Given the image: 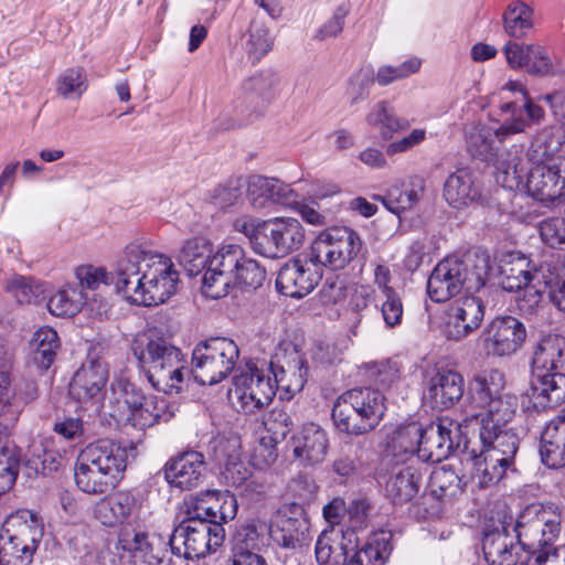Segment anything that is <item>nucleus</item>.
Returning <instances> with one entry per match:
<instances>
[{
	"label": "nucleus",
	"mask_w": 565,
	"mask_h": 565,
	"mask_svg": "<svg viewBox=\"0 0 565 565\" xmlns=\"http://www.w3.org/2000/svg\"><path fill=\"white\" fill-rule=\"evenodd\" d=\"M179 282V273L170 257L130 244L118 263L115 289L131 305L151 307L170 299Z\"/></svg>",
	"instance_id": "obj_1"
},
{
	"label": "nucleus",
	"mask_w": 565,
	"mask_h": 565,
	"mask_svg": "<svg viewBox=\"0 0 565 565\" xmlns=\"http://www.w3.org/2000/svg\"><path fill=\"white\" fill-rule=\"evenodd\" d=\"M184 513L204 518L213 524L226 523L236 516L238 504L228 490H205L186 498L183 502Z\"/></svg>",
	"instance_id": "obj_23"
},
{
	"label": "nucleus",
	"mask_w": 565,
	"mask_h": 565,
	"mask_svg": "<svg viewBox=\"0 0 565 565\" xmlns=\"http://www.w3.org/2000/svg\"><path fill=\"white\" fill-rule=\"evenodd\" d=\"M542 242L552 248L565 249V218L547 217L539 225Z\"/></svg>",
	"instance_id": "obj_60"
},
{
	"label": "nucleus",
	"mask_w": 565,
	"mask_h": 565,
	"mask_svg": "<svg viewBox=\"0 0 565 565\" xmlns=\"http://www.w3.org/2000/svg\"><path fill=\"white\" fill-rule=\"evenodd\" d=\"M319 265L308 258L295 257L285 263L277 275V290L290 298H302L310 294L321 279Z\"/></svg>",
	"instance_id": "obj_26"
},
{
	"label": "nucleus",
	"mask_w": 565,
	"mask_h": 565,
	"mask_svg": "<svg viewBox=\"0 0 565 565\" xmlns=\"http://www.w3.org/2000/svg\"><path fill=\"white\" fill-rule=\"evenodd\" d=\"M108 365L102 360H90L74 374L70 392L84 408L98 411L106 395Z\"/></svg>",
	"instance_id": "obj_22"
},
{
	"label": "nucleus",
	"mask_w": 565,
	"mask_h": 565,
	"mask_svg": "<svg viewBox=\"0 0 565 565\" xmlns=\"http://www.w3.org/2000/svg\"><path fill=\"white\" fill-rule=\"evenodd\" d=\"M29 347L33 363L42 370H47L60 348L57 332L51 327H41L33 333Z\"/></svg>",
	"instance_id": "obj_46"
},
{
	"label": "nucleus",
	"mask_w": 565,
	"mask_h": 565,
	"mask_svg": "<svg viewBox=\"0 0 565 565\" xmlns=\"http://www.w3.org/2000/svg\"><path fill=\"white\" fill-rule=\"evenodd\" d=\"M20 470V456L11 443L0 448V494L8 492L14 484Z\"/></svg>",
	"instance_id": "obj_54"
},
{
	"label": "nucleus",
	"mask_w": 565,
	"mask_h": 565,
	"mask_svg": "<svg viewBox=\"0 0 565 565\" xmlns=\"http://www.w3.org/2000/svg\"><path fill=\"white\" fill-rule=\"evenodd\" d=\"M384 300L381 303V313L387 328L401 324L403 318V302L395 289H387L382 294Z\"/></svg>",
	"instance_id": "obj_62"
},
{
	"label": "nucleus",
	"mask_w": 565,
	"mask_h": 565,
	"mask_svg": "<svg viewBox=\"0 0 565 565\" xmlns=\"http://www.w3.org/2000/svg\"><path fill=\"white\" fill-rule=\"evenodd\" d=\"M366 376L374 385L381 388H390L401 380V363L395 360L369 363L366 365Z\"/></svg>",
	"instance_id": "obj_56"
},
{
	"label": "nucleus",
	"mask_w": 565,
	"mask_h": 565,
	"mask_svg": "<svg viewBox=\"0 0 565 565\" xmlns=\"http://www.w3.org/2000/svg\"><path fill=\"white\" fill-rule=\"evenodd\" d=\"M267 220H262L249 214L237 216L232 225L235 232L243 234L249 242L253 250L262 255V245L266 235Z\"/></svg>",
	"instance_id": "obj_53"
},
{
	"label": "nucleus",
	"mask_w": 565,
	"mask_h": 565,
	"mask_svg": "<svg viewBox=\"0 0 565 565\" xmlns=\"http://www.w3.org/2000/svg\"><path fill=\"white\" fill-rule=\"evenodd\" d=\"M8 291L19 303H31L44 294L43 284L20 275L12 276L7 282Z\"/></svg>",
	"instance_id": "obj_58"
},
{
	"label": "nucleus",
	"mask_w": 565,
	"mask_h": 565,
	"mask_svg": "<svg viewBox=\"0 0 565 565\" xmlns=\"http://www.w3.org/2000/svg\"><path fill=\"white\" fill-rule=\"evenodd\" d=\"M525 338V327L511 316L493 319L482 332L486 353L493 356H504L516 352Z\"/></svg>",
	"instance_id": "obj_28"
},
{
	"label": "nucleus",
	"mask_w": 565,
	"mask_h": 565,
	"mask_svg": "<svg viewBox=\"0 0 565 565\" xmlns=\"http://www.w3.org/2000/svg\"><path fill=\"white\" fill-rule=\"evenodd\" d=\"M246 200L255 211H273L295 202V189L277 178L250 175L246 180Z\"/></svg>",
	"instance_id": "obj_25"
},
{
	"label": "nucleus",
	"mask_w": 565,
	"mask_h": 565,
	"mask_svg": "<svg viewBox=\"0 0 565 565\" xmlns=\"http://www.w3.org/2000/svg\"><path fill=\"white\" fill-rule=\"evenodd\" d=\"M205 469L204 456L191 450L169 459L163 472L166 481L172 488L191 490L203 481Z\"/></svg>",
	"instance_id": "obj_33"
},
{
	"label": "nucleus",
	"mask_w": 565,
	"mask_h": 565,
	"mask_svg": "<svg viewBox=\"0 0 565 565\" xmlns=\"http://www.w3.org/2000/svg\"><path fill=\"white\" fill-rule=\"evenodd\" d=\"M551 162H529L524 181L518 189L526 188L530 195L542 202H554L564 195L565 173L559 161L553 164Z\"/></svg>",
	"instance_id": "obj_24"
},
{
	"label": "nucleus",
	"mask_w": 565,
	"mask_h": 565,
	"mask_svg": "<svg viewBox=\"0 0 565 565\" xmlns=\"http://www.w3.org/2000/svg\"><path fill=\"white\" fill-rule=\"evenodd\" d=\"M287 209L295 211L303 222L312 226H323L328 223L327 215L319 211L318 203L310 199L299 200V195L295 190V202L288 205Z\"/></svg>",
	"instance_id": "obj_61"
},
{
	"label": "nucleus",
	"mask_w": 565,
	"mask_h": 565,
	"mask_svg": "<svg viewBox=\"0 0 565 565\" xmlns=\"http://www.w3.org/2000/svg\"><path fill=\"white\" fill-rule=\"evenodd\" d=\"M116 550L127 552L135 559V563L138 561L145 562L151 552L149 535L141 527L134 526L132 523H126L119 530Z\"/></svg>",
	"instance_id": "obj_48"
},
{
	"label": "nucleus",
	"mask_w": 565,
	"mask_h": 565,
	"mask_svg": "<svg viewBox=\"0 0 565 565\" xmlns=\"http://www.w3.org/2000/svg\"><path fill=\"white\" fill-rule=\"evenodd\" d=\"M463 392V376L454 369L441 366L426 379L423 399L433 409L445 411L456 405Z\"/></svg>",
	"instance_id": "obj_27"
},
{
	"label": "nucleus",
	"mask_w": 565,
	"mask_h": 565,
	"mask_svg": "<svg viewBox=\"0 0 565 565\" xmlns=\"http://www.w3.org/2000/svg\"><path fill=\"white\" fill-rule=\"evenodd\" d=\"M565 146V129L557 125H547L537 130L531 139L526 152L522 146L514 145L504 151L497 161V182L505 189L518 190L523 183L529 162L553 161Z\"/></svg>",
	"instance_id": "obj_7"
},
{
	"label": "nucleus",
	"mask_w": 565,
	"mask_h": 565,
	"mask_svg": "<svg viewBox=\"0 0 565 565\" xmlns=\"http://www.w3.org/2000/svg\"><path fill=\"white\" fill-rule=\"evenodd\" d=\"M482 548L489 565L516 564L515 545L505 529L486 534Z\"/></svg>",
	"instance_id": "obj_44"
},
{
	"label": "nucleus",
	"mask_w": 565,
	"mask_h": 565,
	"mask_svg": "<svg viewBox=\"0 0 565 565\" xmlns=\"http://www.w3.org/2000/svg\"><path fill=\"white\" fill-rule=\"evenodd\" d=\"M425 192V181L420 177H412L404 186L394 185L382 199L391 212L399 214L415 206Z\"/></svg>",
	"instance_id": "obj_45"
},
{
	"label": "nucleus",
	"mask_w": 565,
	"mask_h": 565,
	"mask_svg": "<svg viewBox=\"0 0 565 565\" xmlns=\"http://www.w3.org/2000/svg\"><path fill=\"white\" fill-rule=\"evenodd\" d=\"M109 403L114 407V417L126 420L135 428L145 429L160 420L167 422L172 414L168 402L154 395L145 396L126 377L118 376L110 384Z\"/></svg>",
	"instance_id": "obj_11"
},
{
	"label": "nucleus",
	"mask_w": 565,
	"mask_h": 565,
	"mask_svg": "<svg viewBox=\"0 0 565 565\" xmlns=\"http://www.w3.org/2000/svg\"><path fill=\"white\" fill-rule=\"evenodd\" d=\"M43 535V521L34 511L9 514L0 526V565H30Z\"/></svg>",
	"instance_id": "obj_9"
},
{
	"label": "nucleus",
	"mask_w": 565,
	"mask_h": 565,
	"mask_svg": "<svg viewBox=\"0 0 565 565\" xmlns=\"http://www.w3.org/2000/svg\"><path fill=\"white\" fill-rule=\"evenodd\" d=\"M540 455L548 468L565 466V416L558 415L550 420L542 434Z\"/></svg>",
	"instance_id": "obj_38"
},
{
	"label": "nucleus",
	"mask_w": 565,
	"mask_h": 565,
	"mask_svg": "<svg viewBox=\"0 0 565 565\" xmlns=\"http://www.w3.org/2000/svg\"><path fill=\"white\" fill-rule=\"evenodd\" d=\"M279 77L270 70H263L245 78L241 85L239 104L236 111L238 124H248L262 118L278 96Z\"/></svg>",
	"instance_id": "obj_20"
},
{
	"label": "nucleus",
	"mask_w": 565,
	"mask_h": 565,
	"mask_svg": "<svg viewBox=\"0 0 565 565\" xmlns=\"http://www.w3.org/2000/svg\"><path fill=\"white\" fill-rule=\"evenodd\" d=\"M530 398L536 409L555 407L565 402V374L533 372Z\"/></svg>",
	"instance_id": "obj_36"
},
{
	"label": "nucleus",
	"mask_w": 565,
	"mask_h": 565,
	"mask_svg": "<svg viewBox=\"0 0 565 565\" xmlns=\"http://www.w3.org/2000/svg\"><path fill=\"white\" fill-rule=\"evenodd\" d=\"M268 531L277 545L287 550H296L306 541L308 525L305 519L290 516L286 511L278 510Z\"/></svg>",
	"instance_id": "obj_39"
},
{
	"label": "nucleus",
	"mask_w": 565,
	"mask_h": 565,
	"mask_svg": "<svg viewBox=\"0 0 565 565\" xmlns=\"http://www.w3.org/2000/svg\"><path fill=\"white\" fill-rule=\"evenodd\" d=\"M127 463L126 447L108 439L92 443L75 461V484L84 493L105 494L122 481Z\"/></svg>",
	"instance_id": "obj_4"
},
{
	"label": "nucleus",
	"mask_w": 565,
	"mask_h": 565,
	"mask_svg": "<svg viewBox=\"0 0 565 565\" xmlns=\"http://www.w3.org/2000/svg\"><path fill=\"white\" fill-rule=\"evenodd\" d=\"M225 537L221 524L207 522L204 518L185 514L170 536V547L174 555L186 559L204 557L221 546Z\"/></svg>",
	"instance_id": "obj_16"
},
{
	"label": "nucleus",
	"mask_w": 565,
	"mask_h": 565,
	"mask_svg": "<svg viewBox=\"0 0 565 565\" xmlns=\"http://www.w3.org/2000/svg\"><path fill=\"white\" fill-rule=\"evenodd\" d=\"M87 302V297L74 284H65L47 301V309L55 317H74Z\"/></svg>",
	"instance_id": "obj_47"
},
{
	"label": "nucleus",
	"mask_w": 565,
	"mask_h": 565,
	"mask_svg": "<svg viewBox=\"0 0 565 565\" xmlns=\"http://www.w3.org/2000/svg\"><path fill=\"white\" fill-rule=\"evenodd\" d=\"M561 514L553 505L531 504L519 515L515 523L516 539L534 537L539 532V548L530 554V565H565L554 546L561 533Z\"/></svg>",
	"instance_id": "obj_12"
},
{
	"label": "nucleus",
	"mask_w": 565,
	"mask_h": 565,
	"mask_svg": "<svg viewBox=\"0 0 565 565\" xmlns=\"http://www.w3.org/2000/svg\"><path fill=\"white\" fill-rule=\"evenodd\" d=\"M301 361L286 360V352L277 350L270 362L249 361L239 369L233 377V388L230 391L233 404L239 412L254 414L268 406L276 390L299 391L303 386Z\"/></svg>",
	"instance_id": "obj_2"
},
{
	"label": "nucleus",
	"mask_w": 565,
	"mask_h": 565,
	"mask_svg": "<svg viewBox=\"0 0 565 565\" xmlns=\"http://www.w3.org/2000/svg\"><path fill=\"white\" fill-rule=\"evenodd\" d=\"M212 299L225 297L234 286L257 289L265 278V269L254 259L246 257L238 245H223V252L212 262Z\"/></svg>",
	"instance_id": "obj_13"
},
{
	"label": "nucleus",
	"mask_w": 565,
	"mask_h": 565,
	"mask_svg": "<svg viewBox=\"0 0 565 565\" xmlns=\"http://www.w3.org/2000/svg\"><path fill=\"white\" fill-rule=\"evenodd\" d=\"M424 472L412 460L411 463L394 467L385 482L386 495L394 503H406L413 500L422 486Z\"/></svg>",
	"instance_id": "obj_37"
},
{
	"label": "nucleus",
	"mask_w": 565,
	"mask_h": 565,
	"mask_svg": "<svg viewBox=\"0 0 565 565\" xmlns=\"http://www.w3.org/2000/svg\"><path fill=\"white\" fill-rule=\"evenodd\" d=\"M365 124L379 131L383 139H391L394 134L405 130L408 121L398 117L387 100L374 103L365 115Z\"/></svg>",
	"instance_id": "obj_42"
},
{
	"label": "nucleus",
	"mask_w": 565,
	"mask_h": 565,
	"mask_svg": "<svg viewBox=\"0 0 565 565\" xmlns=\"http://www.w3.org/2000/svg\"><path fill=\"white\" fill-rule=\"evenodd\" d=\"M232 452L227 456L224 470L222 471V479L227 486L233 488L245 487L244 490H253L254 481L249 480L252 477L250 469L241 460L238 452V444L236 440L230 443Z\"/></svg>",
	"instance_id": "obj_50"
},
{
	"label": "nucleus",
	"mask_w": 565,
	"mask_h": 565,
	"mask_svg": "<svg viewBox=\"0 0 565 565\" xmlns=\"http://www.w3.org/2000/svg\"><path fill=\"white\" fill-rule=\"evenodd\" d=\"M274 45V38L270 30L264 24H253L249 31V39L246 50L254 63L259 62Z\"/></svg>",
	"instance_id": "obj_59"
},
{
	"label": "nucleus",
	"mask_w": 565,
	"mask_h": 565,
	"mask_svg": "<svg viewBox=\"0 0 565 565\" xmlns=\"http://www.w3.org/2000/svg\"><path fill=\"white\" fill-rule=\"evenodd\" d=\"M565 363V338L548 334L537 343L533 360V372H558Z\"/></svg>",
	"instance_id": "obj_41"
},
{
	"label": "nucleus",
	"mask_w": 565,
	"mask_h": 565,
	"mask_svg": "<svg viewBox=\"0 0 565 565\" xmlns=\"http://www.w3.org/2000/svg\"><path fill=\"white\" fill-rule=\"evenodd\" d=\"M503 25L510 36L521 39L534 26V10L522 1H513L503 14Z\"/></svg>",
	"instance_id": "obj_49"
},
{
	"label": "nucleus",
	"mask_w": 565,
	"mask_h": 565,
	"mask_svg": "<svg viewBox=\"0 0 565 565\" xmlns=\"http://www.w3.org/2000/svg\"><path fill=\"white\" fill-rule=\"evenodd\" d=\"M484 318V306L476 292L456 299L447 311V338L460 341L477 330Z\"/></svg>",
	"instance_id": "obj_29"
},
{
	"label": "nucleus",
	"mask_w": 565,
	"mask_h": 565,
	"mask_svg": "<svg viewBox=\"0 0 565 565\" xmlns=\"http://www.w3.org/2000/svg\"><path fill=\"white\" fill-rule=\"evenodd\" d=\"M525 71L535 76H546L553 73V63L546 50L540 44H529Z\"/></svg>",
	"instance_id": "obj_63"
},
{
	"label": "nucleus",
	"mask_w": 565,
	"mask_h": 565,
	"mask_svg": "<svg viewBox=\"0 0 565 565\" xmlns=\"http://www.w3.org/2000/svg\"><path fill=\"white\" fill-rule=\"evenodd\" d=\"M498 279L507 291L525 289L530 296L531 307L541 301L542 285H550L552 280H545L544 267L534 268L523 254L510 252L502 254L497 260Z\"/></svg>",
	"instance_id": "obj_19"
},
{
	"label": "nucleus",
	"mask_w": 565,
	"mask_h": 565,
	"mask_svg": "<svg viewBox=\"0 0 565 565\" xmlns=\"http://www.w3.org/2000/svg\"><path fill=\"white\" fill-rule=\"evenodd\" d=\"M477 438L463 460L470 466L471 481L486 488L498 483L513 465L519 437L507 425L493 424L478 427Z\"/></svg>",
	"instance_id": "obj_3"
},
{
	"label": "nucleus",
	"mask_w": 565,
	"mask_h": 565,
	"mask_svg": "<svg viewBox=\"0 0 565 565\" xmlns=\"http://www.w3.org/2000/svg\"><path fill=\"white\" fill-rule=\"evenodd\" d=\"M141 503L130 490H117L94 505V516L104 526L114 527L129 523V519L137 516Z\"/></svg>",
	"instance_id": "obj_32"
},
{
	"label": "nucleus",
	"mask_w": 565,
	"mask_h": 565,
	"mask_svg": "<svg viewBox=\"0 0 565 565\" xmlns=\"http://www.w3.org/2000/svg\"><path fill=\"white\" fill-rule=\"evenodd\" d=\"M500 111L502 124L499 127L478 124L467 134V148L470 154L482 161L493 162L495 169L497 161L504 153L498 154L499 145L508 137L527 129V121L523 118L516 103H502Z\"/></svg>",
	"instance_id": "obj_14"
},
{
	"label": "nucleus",
	"mask_w": 565,
	"mask_h": 565,
	"mask_svg": "<svg viewBox=\"0 0 565 565\" xmlns=\"http://www.w3.org/2000/svg\"><path fill=\"white\" fill-rule=\"evenodd\" d=\"M134 356L150 384L159 392L178 394L190 372L182 351L161 337L137 335L131 345Z\"/></svg>",
	"instance_id": "obj_5"
},
{
	"label": "nucleus",
	"mask_w": 565,
	"mask_h": 565,
	"mask_svg": "<svg viewBox=\"0 0 565 565\" xmlns=\"http://www.w3.org/2000/svg\"><path fill=\"white\" fill-rule=\"evenodd\" d=\"M223 246L216 252H213L212 244L210 241L203 237H194L188 239L179 255L181 265L191 276L203 274L202 276V294L211 298L213 297L212 286L207 281V277L211 275L213 263L221 253Z\"/></svg>",
	"instance_id": "obj_31"
},
{
	"label": "nucleus",
	"mask_w": 565,
	"mask_h": 565,
	"mask_svg": "<svg viewBox=\"0 0 565 565\" xmlns=\"http://www.w3.org/2000/svg\"><path fill=\"white\" fill-rule=\"evenodd\" d=\"M74 276L78 282L77 287L85 292V290H97L102 286L115 285L117 271L111 274L102 266L85 264L74 269Z\"/></svg>",
	"instance_id": "obj_52"
},
{
	"label": "nucleus",
	"mask_w": 565,
	"mask_h": 565,
	"mask_svg": "<svg viewBox=\"0 0 565 565\" xmlns=\"http://www.w3.org/2000/svg\"><path fill=\"white\" fill-rule=\"evenodd\" d=\"M305 239L306 231L298 218L290 216L268 218L262 256L268 258L287 256L301 248Z\"/></svg>",
	"instance_id": "obj_21"
},
{
	"label": "nucleus",
	"mask_w": 565,
	"mask_h": 565,
	"mask_svg": "<svg viewBox=\"0 0 565 565\" xmlns=\"http://www.w3.org/2000/svg\"><path fill=\"white\" fill-rule=\"evenodd\" d=\"M392 550V533L384 530L374 532L354 553L350 565H385Z\"/></svg>",
	"instance_id": "obj_43"
},
{
	"label": "nucleus",
	"mask_w": 565,
	"mask_h": 565,
	"mask_svg": "<svg viewBox=\"0 0 565 565\" xmlns=\"http://www.w3.org/2000/svg\"><path fill=\"white\" fill-rule=\"evenodd\" d=\"M423 433V424L412 420L405 424L391 427L386 433V452L403 460V456H418V447Z\"/></svg>",
	"instance_id": "obj_40"
},
{
	"label": "nucleus",
	"mask_w": 565,
	"mask_h": 565,
	"mask_svg": "<svg viewBox=\"0 0 565 565\" xmlns=\"http://www.w3.org/2000/svg\"><path fill=\"white\" fill-rule=\"evenodd\" d=\"M443 196L451 207L461 210L481 199V188L469 169L459 168L447 177Z\"/></svg>",
	"instance_id": "obj_35"
},
{
	"label": "nucleus",
	"mask_w": 565,
	"mask_h": 565,
	"mask_svg": "<svg viewBox=\"0 0 565 565\" xmlns=\"http://www.w3.org/2000/svg\"><path fill=\"white\" fill-rule=\"evenodd\" d=\"M385 411V396L382 392L371 387L352 388L337 398L332 407V419L340 431L362 435L380 424Z\"/></svg>",
	"instance_id": "obj_10"
},
{
	"label": "nucleus",
	"mask_w": 565,
	"mask_h": 565,
	"mask_svg": "<svg viewBox=\"0 0 565 565\" xmlns=\"http://www.w3.org/2000/svg\"><path fill=\"white\" fill-rule=\"evenodd\" d=\"M238 356L239 350L233 340L212 338L194 348L190 372L198 383L214 385L230 375Z\"/></svg>",
	"instance_id": "obj_15"
},
{
	"label": "nucleus",
	"mask_w": 565,
	"mask_h": 565,
	"mask_svg": "<svg viewBox=\"0 0 565 565\" xmlns=\"http://www.w3.org/2000/svg\"><path fill=\"white\" fill-rule=\"evenodd\" d=\"M294 457L305 465H318L327 456L329 439L317 424H305L289 441Z\"/></svg>",
	"instance_id": "obj_34"
},
{
	"label": "nucleus",
	"mask_w": 565,
	"mask_h": 565,
	"mask_svg": "<svg viewBox=\"0 0 565 565\" xmlns=\"http://www.w3.org/2000/svg\"><path fill=\"white\" fill-rule=\"evenodd\" d=\"M360 235L347 226H332L321 231L310 247V259L332 270L343 269L362 248Z\"/></svg>",
	"instance_id": "obj_17"
},
{
	"label": "nucleus",
	"mask_w": 565,
	"mask_h": 565,
	"mask_svg": "<svg viewBox=\"0 0 565 565\" xmlns=\"http://www.w3.org/2000/svg\"><path fill=\"white\" fill-rule=\"evenodd\" d=\"M375 83V71L366 65L356 71L349 79L347 87V97L351 105H356L365 100L370 95V89Z\"/></svg>",
	"instance_id": "obj_57"
},
{
	"label": "nucleus",
	"mask_w": 565,
	"mask_h": 565,
	"mask_svg": "<svg viewBox=\"0 0 565 565\" xmlns=\"http://www.w3.org/2000/svg\"><path fill=\"white\" fill-rule=\"evenodd\" d=\"M87 88L86 71L79 66L64 70L56 78V94L67 100L79 99Z\"/></svg>",
	"instance_id": "obj_51"
},
{
	"label": "nucleus",
	"mask_w": 565,
	"mask_h": 565,
	"mask_svg": "<svg viewBox=\"0 0 565 565\" xmlns=\"http://www.w3.org/2000/svg\"><path fill=\"white\" fill-rule=\"evenodd\" d=\"M469 428L465 425V418L457 422L447 416L440 417L427 426L423 425L417 459L424 462H440L447 459L461 444L468 449L467 433Z\"/></svg>",
	"instance_id": "obj_18"
},
{
	"label": "nucleus",
	"mask_w": 565,
	"mask_h": 565,
	"mask_svg": "<svg viewBox=\"0 0 565 565\" xmlns=\"http://www.w3.org/2000/svg\"><path fill=\"white\" fill-rule=\"evenodd\" d=\"M358 546L354 530L329 525L317 539L315 554L318 565H345L349 552Z\"/></svg>",
	"instance_id": "obj_30"
},
{
	"label": "nucleus",
	"mask_w": 565,
	"mask_h": 565,
	"mask_svg": "<svg viewBox=\"0 0 565 565\" xmlns=\"http://www.w3.org/2000/svg\"><path fill=\"white\" fill-rule=\"evenodd\" d=\"M503 372L491 369L475 374L469 383L470 404L466 409V427L507 425L518 407V397L504 392Z\"/></svg>",
	"instance_id": "obj_6"
},
{
	"label": "nucleus",
	"mask_w": 565,
	"mask_h": 565,
	"mask_svg": "<svg viewBox=\"0 0 565 565\" xmlns=\"http://www.w3.org/2000/svg\"><path fill=\"white\" fill-rule=\"evenodd\" d=\"M489 258L486 255L475 259L446 257L440 260L427 281V292L435 302H444L458 295L480 292L489 274Z\"/></svg>",
	"instance_id": "obj_8"
},
{
	"label": "nucleus",
	"mask_w": 565,
	"mask_h": 565,
	"mask_svg": "<svg viewBox=\"0 0 565 565\" xmlns=\"http://www.w3.org/2000/svg\"><path fill=\"white\" fill-rule=\"evenodd\" d=\"M430 488L440 499L452 498L461 492V478L450 467L443 466L431 472Z\"/></svg>",
	"instance_id": "obj_55"
},
{
	"label": "nucleus",
	"mask_w": 565,
	"mask_h": 565,
	"mask_svg": "<svg viewBox=\"0 0 565 565\" xmlns=\"http://www.w3.org/2000/svg\"><path fill=\"white\" fill-rule=\"evenodd\" d=\"M263 424L266 430L273 434V439L278 441L285 439L292 422L285 409L275 407L265 417Z\"/></svg>",
	"instance_id": "obj_64"
}]
</instances>
